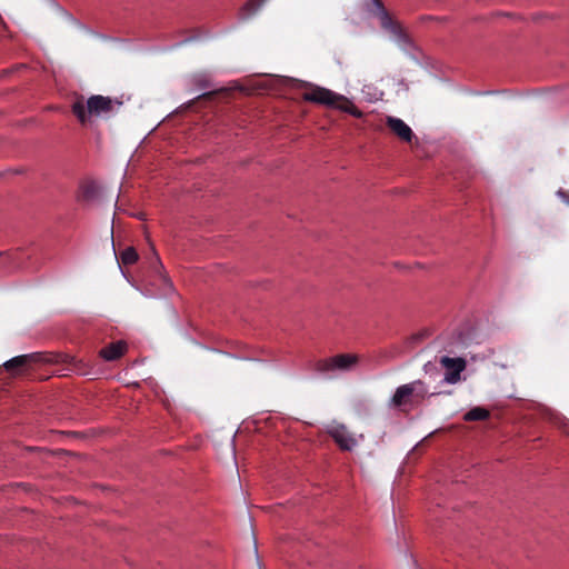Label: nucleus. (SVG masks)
<instances>
[{
	"label": "nucleus",
	"mask_w": 569,
	"mask_h": 569,
	"mask_svg": "<svg viewBox=\"0 0 569 569\" xmlns=\"http://www.w3.org/2000/svg\"><path fill=\"white\" fill-rule=\"evenodd\" d=\"M64 365L67 370L79 372L80 362L68 353L32 352L16 356L0 366V380L10 383L13 380L42 381L58 373L53 366Z\"/></svg>",
	"instance_id": "nucleus-1"
},
{
	"label": "nucleus",
	"mask_w": 569,
	"mask_h": 569,
	"mask_svg": "<svg viewBox=\"0 0 569 569\" xmlns=\"http://www.w3.org/2000/svg\"><path fill=\"white\" fill-rule=\"evenodd\" d=\"M359 363V356L356 353H339L328 358L315 360L310 369L323 379H333L338 376L352 371Z\"/></svg>",
	"instance_id": "nucleus-2"
},
{
	"label": "nucleus",
	"mask_w": 569,
	"mask_h": 569,
	"mask_svg": "<svg viewBox=\"0 0 569 569\" xmlns=\"http://www.w3.org/2000/svg\"><path fill=\"white\" fill-rule=\"evenodd\" d=\"M302 98L309 102L337 108L356 118H361L363 114L348 98L322 87L310 86V89L302 94Z\"/></svg>",
	"instance_id": "nucleus-3"
},
{
	"label": "nucleus",
	"mask_w": 569,
	"mask_h": 569,
	"mask_svg": "<svg viewBox=\"0 0 569 569\" xmlns=\"http://www.w3.org/2000/svg\"><path fill=\"white\" fill-rule=\"evenodd\" d=\"M114 104L121 106V102L109 97L96 94L91 96L86 103L83 97L77 98L72 103L71 110L79 122L84 124L90 116L99 117L112 112Z\"/></svg>",
	"instance_id": "nucleus-4"
},
{
	"label": "nucleus",
	"mask_w": 569,
	"mask_h": 569,
	"mask_svg": "<svg viewBox=\"0 0 569 569\" xmlns=\"http://www.w3.org/2000/svg\"><path fill=\"white\" fill-rule=\"evenodd\" d=\"M323 431L333 440L342 451L355 450L363 439V435L351 431L345 423L331 421L323 426Z\"/></svg>",
	"instance_id": "nucleus-5"
},
{
	"label": "nucleus",
	"mask_w": 569,
	"mask_h": 569,
	"mask_svg": "<svg viewBox=\"0 0 569 569\" xmlns=\"http://www.w3.org/2000/svg\"><path fill=\"white\" fill-rule=\"evenodd\" d=\"M372 8L369 10L371 14L377 17L380 20L381 28L389 32L398 43L408 44L409 37L403 30V28L395 21L387 9L385 8L381 0H371Z\"/></svg>",
	"instance_id": "nucleus-6"
},
{
	"label": "nucleus",
	"mask_w": 569,
	"mask_h": 569,
	"mask_svg": "<svg viewBox=\"0 0 569 569\" xmlns=\"http://www.w3.org/2000/svg\"><path fill=\"white\" fill-rule=\"evenodd\" d=\"M439 363L446 370L443 380L448 383H457L460 381V375L467 367V361L462 357L451 358L449 356H441Z\"/></svg>",
	"instance_id": "nucleus-7"
},
{
	"label": "nucleus",
	"mask_w": 569,
	"mask_h": 569,
	"mask_svg": "<svg viewBox=\"0 0 569 569\" xmlns=\"http://www.w3.org/2000/svg\"><path fill=\"white\" fill-rule=\"evenodd\" d=\"M386 124L395 136L405 142L411 143L416 139L411 128L399 118L389 116L386 119Z\"/></svg>",
	"instance_id": "nucleus-8"
},
{
	"label": "nucleus",
	"mask_w": 569,
	"mask_h": 569,
	"mask_svg": "<svg viewBox=\"0 0 569 569\" xmlns=\"http://www.w3.org/2000/svg\"><path fill=\"white\" fill-rule=\"evenodd\" d=\"M128 350V345L123 340L114 341L103 347L99 356L106 361H116L120 359Z\"/></svg>",
	"instance_id": "nucleus-9"
},
{
	"label": "nucleus",
	"mask_w": 569,
	"mask_h": 569,
	"mask_svg": "<svg viewBox=\"0 0 569 569\" xmlns=\"http://www.w3.org/2000/svg\"><path fill=\"white\" fill-rule=\"evenodd\" d=\"M99 194V186L91 180L83 181L78 191V200L81 202L93 201Z\"/></svg>",
	"instance_id": "nucleus-10"
},
{
	"label": "nucleus",
	"mask_w": 569,
	"mask_h": 569,
	"mask_svg": "<svg viewBox=\"0 0 569 569\" xmlns=\"http://www.w3.org/2000/svg\"><path fill=\"white\" fill-rule=\"evenodd\" d=\"M266 0H248L240 9V18L246 20L258 12Z\"/></svg>",
	"instance_id": "nucleus-11"
},
{
	"label": "nucleus",
	"mask_w": 569,
	"mask_h": 569,
	"mask_svg": "<svg viewBox=\"0 0 569 569\" xmlns=\"http://www.w3.org/2000/svg\"><path fill=\"white\" fill-rule=\"evenodd\" d=\"M489 417V411L482 407H475L463 415L466 421H481Z\"/></svg>",
	"instance_id": "nucleus-12"
},
{
	"label": "nucleus",
	"mask_w": 569,
	"mask_h": 569,
	"mask_svg": "<svg viewBox=\"0 0 569 569\" xmlns=\"http://www.w3.org/2000/svg\"><path fill=\"white\" fill-rule=\"evenodd\" d=\"M139 256L133 247L126 248L120 256L121 262L124 266L133 264L138 260Z\"/></svg>",
	"instance_id": "nucleus-13"
},
{
	"label": "nucleus",
	"mask_w": 569,
	"mask_h": 569,
	"mask_svg": "<svg viewBox=\"0 0 569 569\" xmlns=\"http://www.w3.org/2000/svg\"><path fill=\"white\" fill-rule=\"evenodd\" d=\"M463 347L462 333H458L455 340L443 343V349L449 353H457Z\"/></svg>",
	"instance_id": "nucleus-14"
},
{
	"label": "nucleus",
	"mask_w": 569,
	"mask_h": 569,
	"mask_svg": "<svg viewBox=\"0 0 569 569\" xmlns=\"http://www.w3.org/2000/svg\"><path fill=\"white\" fill-rule=\"evenodd\" d=\"M14 263V257L10 252H0V272L9 271Z\"/></svg>",
	"instance_id": "nucleus-15"
},
{
	"label": "nucleus",
	"mask_w": 569,
	"mask_h": 569,
	"mask_svg": "<svg viewBox=\"0 0 569 569\" xmlns=\"http://www.w3.org/2000/svg\"><path fill=\"white\" fill-rule=\"evenodd\" d=\"M430 336V332L428 330H421L417 333H413L411 335L406 343L408 345V347L412 348L415 347L417 343H420L425 338L429 337Z\"/></svg>",
	"instance_id": "nucleus-16"
},
{
	"label": "nucleus",
	"mask_w": 569,
	"mask_h": 569,
	"mask_svg": "<svg viewBox=\"0 0 569 569\" xmlns=\"http://www.w3.org/2000/svg\"><path fill=\"white\" fill-rule=\"evenodd\" d=\"M551 420L565 433L569 435V420L566 417L560 415H552Z\"/></svg>",
	"instance_id": "nucleus-17"
},
{
	"label": "nucleus",
	"mask_w": 569,
	"mask_h": 569,
	"mask_svg": "<svg viewBox=\"0 0 569 569\" xmlns=\"http://www.w3.org/2000/svg\"><path fill=\"white\" fill-rule=\"evenodd\" d=\"M412 393H393L392 403L397 407L402 406Z\"/></svg>",
	"instance_id": "nucleus-18"
},
{
	"label": "nucleus",
	"mask_w": 569,
	"mask_h": 569,
	"mask_svg": "<svg viewBox=\"0 0 569 569\" xmlns=\"http://www.w3.org/2000/svg\"><path fill=\"white\" fill-rule=\"evenodd\" d=\"M218 92L219 91L204 92V93L200 94L197 99L198 100H211L218 94Z\"/></svg>",
	"instance_id": "nucleus-19"
},
{
	"label": "nucleus",
	"mask_w": 569,
	"mask_h": 569,
	"mask_svg": "<svg viewBox=\"0 0 569 569\" xmlns=\"http://www.w3.org/2000/svg\"><path fill=\"white\" fill-rule=\"evenodd\" d=\"M396 391H398V392L415 391V387H413V383H408V385H403V386L398 387L396 389Z\"/></svg>",
	"instance_id": "nucleus-20"
},
{
	"label": "nucleus",
	"mask_w": 569,
	"mask_h": 569,
	"mask_svg": "<svg viewBox=\"0 0 569 569\" xmlns=\"http://www.w3.org/2000/svg\"><path fill=\"white\" fill-rule=\"evenodd\" d=\"M557 194H558V197H559L562 201H565L566 203H568V204H569V192H567V191H565V190H561V189H560V190L557 192Z\"/></svg>",
	"instance_id": "nucleus-21"
},
{
	"label": "nucleus",
	"mask_w": 569,
	"mask_h": 569,
	"mask_svg": "<svg viewBox=\"0 0 569 569\" xmlns=\"http://www.w3.org/2000/svg\"><path fill=\"white\" fill-rule=\"evenodd\" d=\"M162 268H163V267H162V263L160 262L159 258H158V257H156L154 270H156L157 272H160V270H161Z\"/></svg>",
	"instance_id": "nucleus-22"
},
{
	"label": "nucleus",
	"mask_w": 569,
	"mask_h": 569,
	"mask_svg": "<svg viewBox=\"0 0 569 569\" xmlns=\"http://www.w3.org/2000/svg\"><path fill=\"white\" fill-rule=\"evenodd\" d=\"M164 281H169L166 274H162Z\"/></svg>",
	"instance_id": "nucleus-23"
}]
</instances>
